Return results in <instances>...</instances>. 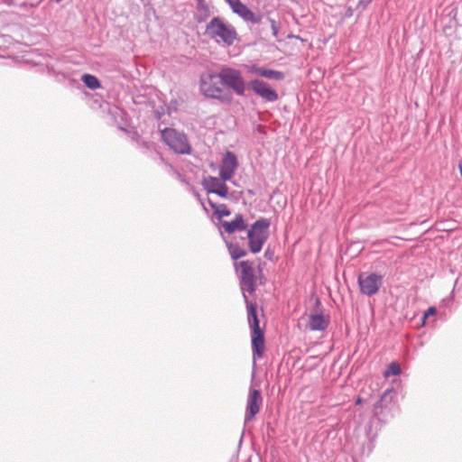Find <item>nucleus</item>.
Listing matches in <instances>:
<instances>
[{
  "mask_svg": "<svg viewBox=\"0 0 462 462\" xmlns=\"http://www.w3.org/2000/svg\"><path fill=\"white\" fill-rule=\"evenodd\" d=\"M264 256L265 258L269 259V260H272L273 256V252H272L270 249H267L265 252H264Z\"/></svg>",
  "mask_w": 462,
  "mask_h": 462,
  "instance_id": "obj_30",
  "label": "nucleus"
},
{
  "mask_svg": "<svg viewBox=\"0 0 462 462\" xmlns=\"http://www.w3.org/2000/svg\"><path fill=\"white\" fill-rule=\"evenodd\" d=\"M360 291L367 296L375 294L383 284V276L377 273L364 274L358 277Z\"/></svg>",
  "mask_w": 462,
  "mask_h": 462,
  "instance_id": "obj_9",
  "label": "nucleus"
},
{
  "mask_svg": "<svg viewBox=\"0 0 462 462\" xmlns=\"http://www.w3.org/2000/svg\"><path fill=\"white\" fill-rule=\"evenodd\" d=\"M244 300L246 305L247 321L251 329L252 350L254 361L263 356L264 349V332L260 328V321L256 313V304L250 301L245 293Z\"/></svg>",
  "mask_w": 462,
  "mask_h": 462,
  "instance_id": "obj_2",
  "label": "nucleus"
},
{
  "mask_svg": "<svg viewBox=\"0 0 462 462\" xmlns=\"http://www.w3.org/2000/svg\"><path fill=\"white\" fill-rule=\"evenodd\" d=\"M221 226L225 232L232 234L235 231H244L247 228V224L242 214H236L232 221H221Z\"/></svg>",
  "mask_w": 462,
  "mask_h": 462,
  "instance_id": "obj_14",
  "label": "nucleus"
},
{
  "mask_svg": "<svg viewBox=\"0 0 462 462\" xmlns=\"http://www.w3.org/2000/svg\"><path fill=\"white\" fill-rule=\"evenodd\" d=\"M356 404H361L362 403V399L361 398H357L356 401Z\"/></svg>",
  "mask_w": 462,
  "mask_h": 462,
  "instance_id": "obj_34",
  "label": "nucleus"
},
{
  "mask_svg": "<svg viewBox=\"0 0 462 462\" xmlns=\"http://www.w3.org/2000/svg\"><path fill=\"white\" fill-rule=\"evenodd\" d=\"M205 34L225 46H232L238 36L236 28L219 16H215L209 21L206 25Z\"/></svg>",
  "mask_w": 462,
  "mask_h": 462,
  "instance_id": "obj_3",
  "label": "nucleus"
},
{
  "mask_svg": "<svg viewBox=\"0 0 462 462\" xmlns=\"http://www.w3.org/2000/svg\"><path fill=\"white\" fill-rule=\"evenodd\" d=\"M458 169H459L460 175L462 177V160L458 163Z\"/></svg>",
  "mask_w": 462,
  "mask_h": 462,
  "instance_id": "obj_32",
  "label": "nucleus"
},
{
  "mask_svg": "<svg viewBox=\"0 0 462 462\" xmlns=\"http://www.w3.org/2000/svg\"><path fill=\"white\" fill-rule=\"evenodd\" d=\"M238 166V162L236 154L232 152H226L222 160L219 170L220 178L225 180H229L235 174Z\"/></svg>",
  "mask_w": 462,
  "mask_h": 462,
  "instance_id": "obj_11",
  "label": "nucleus"
},
{
  "mask_svg": "<svg viewBox=\"0 0 462 462\" xmlns=\"http://www.w3.org/2000/svg\"><path fill=\"white\" fill-rule=\"evenodd\" d=\"M196 20L198 23L205 22L210 16L209 7L207 4L196 6Z\"/></svg>",
  "mask_w": 462,
  "mask_h": 462,
  "instance_id": "obj_19",
  "label": "nucleus"
},
{
  "mask_svg": "<svg viewBox=\"0 0 462 462\" xmlns=\"http://www.w3.org/2000/svg\"><path fill=\"white\" fill-rule=\"evenodd\" d=\"M371 2L372 0H359L358 5L365 8Z\"/></svg>",
  "mask_w": 462,
  "mask_h": 462,
  "instance_id": "obj_29",
  "label": "nucleus"
},
{
  "mask_svg": "<svg viewBox=\"0 0 462 462\" xmlns=\"http://www.w3.org/2000/svg\"><path fill=\"white\" fill-rule=\"evenodd\" d=\"M208 203L212 209L214 210V213L217 216V218L222 221L223 217H227L231 214L230 210L226 208L225 204H216L212 202L211 200H208Z\"/></svg>",
  "mask_w": 462,
  "mask_h": 462,
  "instance_id": "obj_17",
  "label": "nucleus"
},
{
  "mask_svg": "<svg viewBox=\"0 0 462 462\" xmlns=\"http://www.w3.org/2000/svg\"><path fill=\"white\" fill-rule=\"evenodd\" d=\"M260 76L265 79H273L276 80H282L284 79L282 72L266 68H263V71L260 72Z\"/></svg>",
  "mask_w": 462,
  "mask_h": 462,
  "instance_id": "obj_20",
  "label": "nucleus"
},
{
  "mask_svg": "<svg viewBox=\"0 0 462 462\" xmlns=\"http://www.w3.org/2000/svg\"><path fill=\"white\" fill-rule=\"evenodd\" d=\"M249 71L260 76V72L263 71V67L253 65L249 68Z\"/></svg>",
  "mask_w": 462,
  "mask_h": 462,
  "instance_id": "obj_27",
  "label": "nucleus"
},
{
  "mask_svg": "<svg viewBox=\"0 0 462 462\" xmlns=\"http://www.w3.org/2000/svg\"><path fill=\"white\" fill-rule=\"evenodd\" d=\"M228 5L231 7L232 11L242 17L244 13L248 9V7L244 5L240 0H225Z\"/></svg>",
  "mask_w": 462,
  "mask_h": 462,
  "instance_id": "obj_18",
  "label": "nucleus"
},
{
  "mask_svg": "<svg viewBox=\"0 0 462 462\" xmlns=\"http://www.w3.org/2000/svg\"><path fill=\"white\" fill-rule=\"evenodd\" d=\"M204 187L208 193H214L225 199L228 198V188L221 178L209 177L204 180Z\"/></svg>",
  "mask_w": 462,
  "mask_h": 462,
  "instance_id": "obj_13",
  "label": "nucleus"
},
{
  "mask_svg": "<svg viewBox=\"0 0 462 462\" xmlns=\"http://www.w3.org/2000/svg\"><path fill=\"white\" fill-rule=\"evenodd\" d=\"M161 135L165 144L175 153L189 154L191 152V146L184 133L166 127L161 130Z\"/></svg>",
  "mask_w": 462,
  "mask_h": 462,
  "instance_id": "obj_5",
  "label": "nucleus"
},
{
  "mask_svg": "<svg viewBox=\"0 0 462 462\" xmlns=\"http://www.w3.org/2000/svg\"><path fill=\"white\" fill-rule=\"evenodd\" d=\"M377 425H378V419H376L375 417H373L369 420V427H368V430H366V436L370 440H374L377 436V432H378Z\"/></svg>",
  "mask_w": 462,
  "mask_h": 462,
  "instance_id": "obj_22",
  "label": "nucleus"
},
{
  "mask_svg": "<svg viewBox=\"0 0 462 462\" xmlns=\"http://www.w3.org/2000/svg\"><path fill=\"white\" fill-rule=\"evenodd\" d=\"M270 226V221L267 218L256 220L247 231L249 248L253 254L259 253L267 239L266 232Z\"/></svg>",
  "mask_w": 462,
  "mask_h": 462,
  "instance_id": "obj_6",
  "label": "nucleus"
},
{
  "mask_svg": "<svg viewBox=\"0 0 462 462\" xmlns=\"http://www.w3.org/2000/svg\"><path fill=\"white\" fill-rule=\"evenodd\" d=\"M263 397L259 390L250 389L247 397L245 420H251L260 411Z\"/></svg>",
  "mask_w": 462,
  "mask_h": 462,
  "instance_id": "obj_12",
  "label": "nucleus"
},
{
  "mask_svg": "<svg viewBox=\"0 0 462 462\" xmlns=\"http://www.w3.org/2000/svg\"><path fill=\"white\" fill-rule=\"evenodd\" d=\"M115 123L117 128L125 133L131 139L137 143V148L147 156L155 160L158 158L162 162L168 165L164 161L162 155L157 152L154 148L153 143L143 141L141 139V135L138 131V125L140 117H114ZM171 167V164H169Z\"/></svg>",
  "mask_w": 462,
  "mask_h": 462,
  "instance_id": "obj_1",
  "label": "nucleus"
},
{
  "mask_svg": "<svg viewBox=\"0 0 462 462\" xmlns=\"http://www.w3.org/2000/svg\"><path fill=\"white\" fill-rule=\"evenodd\" d=\"M82 81L90 89H97L100 87V82L96 76L90 74H84Z\"/></svg>",
  "mask_w": 462,
  "mask_h": 462,
  "instance_id": "obj_21",
  "label": "nucleus"
},
{
  "mask_svg": "<svg viewBox=\"0 0 462 462\" xmlns=\"http://www.w3.org/2000/svg\"><path fill=\"white\" fill-rule=\"evenodd\" d=\"M61 0H55L56 3H60Z\"/></svg>",
  "mask_w": 462,
  "mask_h": 462,
  "instance_id": "obj_35",
  "label": "nucleus"
},
{
  "mask_svg": "<svg viewBox=\"0 0 462 462\" xmlns=\"http://www.w3.org/2000/svg\"><path fill=\"white\" fill-rule=\"evenodd\" d=\"M228 252L233 260H237L246 255L247 252L236 243H226Z\"/></svg>",
  "mask_w": 462,
  "mask_h": 462,
  "instance_id": "obj_16",
  "label": "nucleus"
},
{
  "mask_svg": "<svg viewBox=\"0 0 462 462\" xmlns=\"http://www.w3.org/2000/svg\"><path fill=\"white\" fill-rule=\"evenodd\" d=\"M248 89H251L257 96L268 102L278 99L277 92L268 83L261 79H253L247 83Z\"/></svg>",
  "mask_w": 462,
  "mask_h": 462,
  "instance_id": "obj_10",
  "label": "nucleus"
},
{
  "mask_svg": "<svg viewBox=\"0 0 462 462\" xmlns=\"http://www.w3.org/2000/svg\"><path fill=\"white\" fill-rule=\"evenodd\" d=\"M238 264L240 267V273L238 276L242 293L244 294L245 291H248L252 294L256 290V277L254 270L248 261H241Z\"/></svg>",
  "mask_w": 462,
  "mask_h": 462,
  "instance_id": "obj_8",
  "label": "nucleus"
},
{
  "mask_svg": "<svg viewBox=\"0 0 462 462\" xmlns=\"http://www.w3.org/2000/svg\"><path fill=\"white\" fill-rule=\"evenodd\" d=\"M220 79L224 86L232 89L237 96H245L248 88L247 83L242 77L240 70L229 67H224L219 71Z\"/></svg>",
  "mask_w": 462,
  "mask_h": 462,
  "instance_id": "obj_7",
  "label": "nucleus"
},
{
  "mask_svg": "<svg viewBox=\"0 0 462 462\" xmlns=\"http://www.w3.org/2000/svg\"><path fill=\"white\" fill-rule=\"evenodd\" d=\"M388 392H389V391H386V392L383 394V396L381 397V399H380V400H378V401L375 402V404H374V408H375V409L381 408V407L383 406V402L384 398L386 397V395H387Z\"/></svg>",
  "mask_w": 462,
  "mask_h": 462,
  "instance_id": "obj_28",
  "label": "nucleus"
},
{
  "mask_svg": "<svg viewBox=\"0 0 462 462\" xmlns=\"http://www.w3.org/2000/svg\"><path fill=\"white\" fill-rule=\"evenodd\" d=\"M241 18L244 21L250 22L252 23H260L262 21V16L255 14L249 8L245 11V13H244Z\"/></svg>",
  "mask_w": 462,
  "mask_h": 462,
  "instance_id": "obj_23",
  "label": "nucleus"
},
{
  "mask_svg": "<svg viewBox=\"0 0 462 462\" xmlns=\"http://www.w3.org/2000/svg\"><path fill=\"white\" fill-rule=\"evenodd\" d=\"M401 373H402V369H401L400 365L395 362H393L387 366V368L384 372V374H385V376L399 375Z\"/></svg>",
  "mask_w": 462,
  "mask_h": 462,
  "instance_id": "obj_24",
  "label": "nucleus"
},
{
  "mask_svg": "<svg viewBox=\"0 0 462 462\" xmlns=\"http://www.w3.org/2000/svg\"><path fill=\"white\" fill-rule=\"evenodd\" d=\"M329 324V318L322 314H310L309 328L312 331H324Z\"/></svg>",
  "mask_w": 462,
  "mask_h": 462,
  "instance_id": "obj_15",
  "label": "nucleus"
},
{
  "mask_svg": "<svg viewBox=\"0 0 462 462\" xmlns=\"http://www.w3.org/2000/svg\"><path fill=\"white\" fill-rule=\"evenodd\" d=\"M223 85L220 73L213 74L201 80L200 89L206 97L217 98L222 102L228 103L232 99V95L228 90L223 88Z\"/></svg>",
  "mask_w": 462,
  "mask_h": 462,
  "instance_id": "obj_4",
  "label": "nucleus"
},
{
  "mask_svg": "<svg viewBox=\"0 0 462 462\" xmlns=\"http://www.w3.org/2000/svg\"><path fill=\"white\" fill-rule=\"evenodd\" d=\"M195 1L197 3L196 6H199L201 5H205L206 4L205 0H195Z\"/></svg>",
  "mask_w": 462,
  "mask_h": 462,
  "instance_id": "obj_31",
  "label": "nucleus"
},
{
  "mask_svg": "<svg viewBox=\"0 0 462 462\" xmlns=\"http://www.w3.org/2000/svg\"><path fill=\"white\" fill-rule=\"evenodd\" d=\"M257 130H258L259 132H262V131L263 130V125H257Z\"/></svg>",
  "mask_w": 462,
  "mask_h": 462,
  "instance_id": "obj_33",
  "label": "nucleus"
},
{
  "mask_svg": "<svg viewBox=\"0 0 462 462\" xmlns=\"http://www.w3.org/2000/svg\"><path fill=\"white\" fill-rule=\"evenodd\" d=\"M437 312V310L435 307H430L424 313H423V316H422V323L425 324L426 322V319L430 317V316H433L435 315Z\"/></svg>",
  "mask_w": 462,
  "mask_h": 462,
  "instance_id": "obj_25",
  "label": "nucleus"
},
{
  "mask_svg": "<svg viewBox=\"0 0 462 462\" xmlns=\"http://www.w3.org/2000/svg\"><path fill=\"white\" fill-rule=\"evenodd\" d=\"M178 105H179V102L177 100H172L170 105H169V107H168V114H171V113H175L178 111Z\"/></svg>",
  "mask_w": 462,
  "mask_h": 462,
  "instance_id": "obj_26",
  "label": "nucleus"
}]
</instances>
